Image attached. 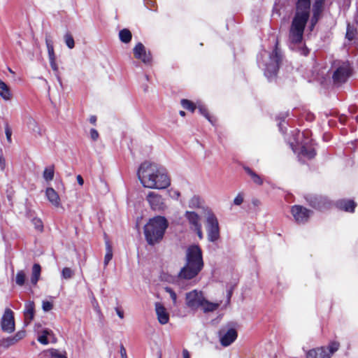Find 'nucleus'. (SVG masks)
<instances>
[{
    "instance_id": "1",
    "label": "nucleus",
    "mask_w": 358,
    "mask_h": 358,
    "mask_svg": "<svg viewBox=\"0 0 358 358\" xmlns=\"http://www.w3.org/2000/svg\"><path fill=\"white\" fill-rule=\"evenodd\" d=\"M137 176L141 185L145 188L164 189L171 185L166 170L156 164L148 162L140 165Z\"/></svg>"
},
{
    "instance_id": "2",
    "label": "nucleus",
    "mask_w": 358,
    "mask_h": 358,
    "mask_svg": "<svg viewBox=\"0 0 358 358\" xmlns=\"http://www.w3.org/2000/svg\"><path fill=\"white\" fill-rule=\"evenodd\" d=\"M203 267L202 251L197 245L189 246L185 252V264L179 273L182 279L190 280L196 277Z\"/></svg>"
},
{
    "instance_id": "3",
    "label": "nucleus",
    "mask_w": 358,
    "mask_h": 358,
    "mask_svg": "<svg viewBox=\"0 0 358 358\" xmlns=\"http://www.w3.org/2000/svg\"><path fill=\"white\" fill-rule=\"evenodd\" d=\"M169 222L164 216H155L149 220L144 227L145 240L150 245H154L162 240Z\"/></svg>"
},
{
    "instance_id": "4",
    "label": "nucleus",
    "mask_w": 358,
    "mask_h": 358,
    "mask_svg": "<svg viewBox=\"0 0 358 358\" xmlns=\"http://www.w3.org/2000/svg\"><path fill=\"white\" fill-rule=\"evenodd\" d=\"M277 45L276 43L275 48L271 52L266 50L262 52L257 59L259 67L264 70V75L268 80L275 77L281 60V55Z\"/></svg>"
},
{
    "instance_id": "5",
    "label": "nucleus",
    "mask_w": 358,
    "mask_h": 358,
    "mask_svg": "<svg viewBox=\"0 0 358 358\" xmlns=\"http://www.w3.org/2000/svg\"><path fill=\"white\" fill-rule=\"evenodd\" d=\"M185 303L193 310L201 308L204 313L213 312L218 308L220 303L210 302L203 296L201 291L194 289L185 294Z\"/></svg>"
},
{
    "instance_id": "6",
    "label": "nucleus",
    "mask_w": 358,
    "mask_h": 358,
    "mask_svg": "<svg viewBox=\"0 0 358 358\" xmlns=\"http://www.w3.org/2000/svg\"><path fill=\"white\" fill-rule=\"evenodd\" d=\"M306 23L305 19L294 17L289 33V46L292 49L301 43Z\"/></svg>"
},
{
    "instance_id": "7",
    "label": "nucleus",
    "mask_w": 358,
    "mask_h": 358,
    "mask_svg": "<svg viewBox=\"0 0 358 358\" xmlns=\"http://www.w3.org/2000/svg\"><path fill=\"white\" fill-rule=\"evenodd\" d=\"M308 131H304L302 134L298 131L296 134V137L295 138V143L297 145L301 143L299 151H297V148L294 145L293 142L290 143L292 150L294 152L298 153V157L300 160H302L303 158L311 159L314 158L316 155L314 148H313V146L309 143V140L306 139L303 142H300L301 137L302 136L308 135Z\"/></svg>"
},
{
    "instance_id": "8",
    "label": "nucleus",
    "mask_w": 358,
    "mask_h": 358,
    "mask_svg": "<svg viewBox=\"0 0 358 358\" xmlns=\"http://www.w3.org/2000/svg\"><path fill=\"white\" fill-rule=\"evenodd\" d=\"M334 69L332 78L335 83H343L350 76L352 68L347 61H335L333 64Z\"/></svg>"
},
{
    "instance_id": "9",
    "label": "nucleus",
    "mask_w": 358,
    "mask_h": 358,
    "mask_svg": "<svg viewBox=\"0 0 358 358\" xmlns=\"http://www.w3.org/2000/svg\"><path fill=\"white\" fill-rule=\"evenodd\" d=\"M339 347V343L333 341L327 348H316L307 351L306 358H330Z\"/></svg>"
},
{
    "instance_id": "10",
    "label": "nucleus",
    "mask_w": 358,
    "mask_h": 358,
    "mask_svg": "<svg viewBox=\"0 0 358 358\" xmlns=\"http://www.w3.org/2000/svg\"><path fill=\"white\" fill-rule=\"evenodd\" d=\"M206 230L208 239L210 242H215L220 238L219 223L215 215L208 212L206 217Z\"/></svg>"
},
{
    "instance_id": "11",
    "label": "nucleus",
    "mask_w": 358,
    "mask_h": 358,
    "mask_svg": "<svg viewBox=\"0 0 358 358\" xmlns=\"http://www.w3.org/2000/svg\"><path fill=\"white\" fill-rule=\"evenodd\" d=\"M291 213L296 222L304 224L308 221L313 214V211L302 206L294 205L291 208Z\"/></svg>"
},
{
    "instance_id": "12",
    "label": "nucleus",
    "mask_w": 358,
    "mask_h": 358,
    "mask_svg": "<svg viewBox=\"0 0 358 358\" xmlns=\"http://www.w3.org/2000/svg\"><path fill=\"white\" fill-rule=\"evenodd\" d=\"M146 200L153 210L164 211L167 208L164 199L156 192H150L146 196Z\"/></svg>"
},
{
    "instance_id": "13",
    "label": "nucleus",
    "mask_w": 358,
    "mask_h": 358,
    "mask_svg": "<svg viewBox=\"0 0 358 358\" xmlns=\"http://www.w3.org/2000/svg\"><path fill=\"white\" fill-rule=\"evenodd\" d=\"M305 199L311 207L318 210L325 208L329 205V202L326 197L318 194H306Z\"/></svg>"
},
{
    "instance_id": "14",
    "label": "nucleus",
    "mask_w": 358,
    "mask_h": 358,
    "mask_svg": "<svg viewBox=\"0 0 358 358\" xmlns=\"http://www.w3.org/2000/svg\"><path fill=\"white\" fill-rule=\"evenodd\" d=\"M1 329L7 333H12L15 330V320L13 312L6 308L1 318Z\"/></svg>"
},
{
    "instance_id": "15",
    "label": "nucleus",
    "mask_w": 358,
    "mask_h": 358,
    "mask_svg": "<svg viewBox=\"0 0 358 358\" xmlns=\"http://www.w3.org/2000/svg\"><path fill=\"white\" fill-rule=\"evenodd\" d=\"M134 57L142 61L144 64H150L152 61V55L149 50H147L144 45L138 43L133 49Z\"/></svg>"
},
{
    "instance_id": "16",
    "label": "nucleus",
    "mask_w": 358,
    "mask_h": 358,
    "mask_svg": "<svg viewBox=\"0 0 358 358\" xmlns=\"http://www.w3.org/2000/svg\"><path fill=\"white\" fill-rule=\"evenodd\" d=\"M237 331L233 329H229L227 331L222 329L219 331L220 344L224 347H227L233 343L237 338Z\"/></svg>"
},
{
    "instance_id": "17",
    "label": "nucleus",
    "mask_w": 358,
    "mask_h": 358,
    "mask_svg": "<svg viewBox=\"0 0 358 358\" xmlns=\"http://www.w3.org/2000/svg\"><path fill=\"white\" fill-rule=\"evenodd\" d=\"M310 7V0H298L294 17H298L299 18L301 17L308 21L309 18Z\"/></svg>"
},
{
    "instance_id": "18",
    "label": "nucleus",
    "mask_w": 358,
    "mask_h": 358,
    "mask_svg": "<svg viewBox=\"0 0 358 358\" xmlns=\"http://www.w3.org/2000/svg\"><path fill=\"white\" fill-rule=\"evenodd\" d=\"M155 312L157 320L161 324H166L169 321V314L161 303H155Z\"/></svg>"
},
{
    "instance_id": "19",
    "label": "nucleus",
    "mask_w": 358,
    "mask_h": 358,
    "mask_svg": "<svg viewBox=\"0 0 358 358\" xmlns=\"http://www.w3.org/2000/svg\"><path fill=\"white\" fill-rule=\"evenodd\" d=\"M35 315V305L34 301H29L24 304V324L28 325L34 319Z\"/></svg>"
},
{
    "instance_id": "20",
    "label": "nucleus",
    "mask_w": 358,
    "mask_h": 358,
    "mask_svg": "<svg viewBox=\"0 0 358 358\" xmlns=\"http://www.w3.org/2000/svg\"><path fill=\"white\" fill-rule=\"evenodd\" d=\"M45 196L53 206L62 207L59 196L53 188L48 187L45 190Z\"/></svg>"
},
{
    "instance_id": "21",
    "label": "nucleus",
    "mask_w": 358,
    "mask_h": 358,
    "mask_svg": "<svg viewBox=\"0 0 358 358\" xmlns=\"http://www.w3.org/2000/svg\"><path fill=\"white\" fill-rule=\"evenodd\" d=\"M25 124L29 129L35 134L42 136V131L38 122L29 115L25 116Z\"/></svg>"
},
{
    "instance_id": "22",
    "label": "nucleus",
    "mask_w": 358,
    "mask_h": 358,
    "mask_svg": "<svg viewBox=\"0 0 358 358\" xmlns=\"http://www.w3.org/2000/svg\"><path fill=\"white\" fill-rule=\"evenodd\" d=\"M338 208L347 212H353L356 206V203L352 200H339L336 203Z\"/></svg>"
},
{
    "instance_id": "23",
    "label": "nucleus",
    "mask_w": 358,
    "mask_h": 358,
    "mask_svg": "<svg viewBox=\"0 0 358 358\" xmlns=\"http://www.w3.org/2000/svg\"><path fill=\"white\" fill-rule=\"evenodd\" d=\"M48 336H50V338H52L51 342L55 343L56 341L55 338L52 334V331L50 329H44L42 331V334L38 336L37 340L41 344L47 345L50 342L48 338Z\"/></svg>"
},
{
    "instance_id": "24",
    "label": "nucleus",
    "mask_w": 358,
    "mask_h": 358,
    "mask_svg": "<svg viewBox=\"0 0 358 358\" xmlns=\"http://www.w3.org/2000/svg\"><path fill=\"white\" fill-rule=\"evenodd\" d=\"M185 217L189 223L192 225V228L201 225L200 223V217L197 213L192 211H186Z\"/></svg>"
},
{
    "instance_id": "25",
    "label": "nucleus",
    "mask_w": 358,
    "mask_h": 358,
    "mask_svg": "<svg viewBox=\"0 0 358 358\" xmlns=\"http://www.w3.org/2000/svg\"><path fill=\"white\" fill-rule=\"evenodd\" d=\"M324 1L315 0V3L313 6V16L312 18L313 23H315L317 21L318 17L320 15L323 4Z\"/></svg>"
},
{
    "instance_id": "26",
    "label": "nucleus",
    "mask_w": 358,
    "mask_h": 358,
    "mask_svg": "<svg viewBox=\"0 0 358 358\" xmlns=\"http://www.w3.org/2000/svg\"><path fill=\"white\" fill-rule=\"evenodd\" d=\"M0 96L5 101H9L11 99L12 94L9 87L0 80Z\"/></svg>"
},
{
    "instance_id": "27",
    "label": "nucleus",
    "mask_w": 358,
    "mask_h": 358,
    "mask_svg": "<svg viewBox=\"0 0 358 358\" xmlns=\"http://www.w3.org/2000/svg\"><path fill=\"white\" fill-rule=\"evenodd\" d=\"M41 272V267L38 264H34L32 267V272L31 275V283L36 285L40 278Z\"/></svg>"
},
{
    "instance_id": "28",
    "label": "nucleus",
    "mask_w": 358,
    "mask_h": 358,
    "mask_svg": "<svg viewBox=\"0 0 358 358\" xmlns=\"http://www.w3.org/2000/svg\"><path fill=\"white\" fill-rule=\"evenodd\" d=\"M45 44L48 50L49 59L55 57L51 36L49 33L45 34Z\"/></svg>"
},
{
    "instance_id": "29",
    "label": "nucleus",
    "mask_w": 358,
    "mask_h": 358,
    "mask_svg": "<svg viewBox=\"0 0 358 358\" xmlns=\"http://www.w3.org/2000/svg\"><path fill=\"white\" fill-rule=\"evenodd\" d=\"M245 171L250 176L252 181L259 185H262L263 184V180L262 178L257 174L255 171H253L248 166L244 167Z\"/></svg>"
},
{
    "instance_id": "30",
    "label": "nucleus",
    "mask_w": 358,
    "mask_h": 358,
    "mask_svg": "<svg viewBox=\"0 0 358 358\" xmlns=\"http://www.w3.org/2000/svg\"><path fill=\"white\" fill-rule=\"evenodd\" d=\"M131 31L127 29H123L120 31L119 32V38L120 40L124 43H128L131 40Z\"/></svg>"
},
{
    "instance_id": "31",
    "label": "nucleus",
    "mask_w": 358,
    "mask_h": 358,
    "mask_svg": "<svg viewBox=\"0 0 358 358\" xmlns=\"http://www.w3.org/2000/svg\"><path fill=\"white\" fill-rule=\"evenodd\" d=\"M47 358H66V357L56 349H50L44 352Z\"/></svg>"
},
{
    "instance_id": "32",
    "label": "nucleus",
    "mask_w": 358,
    "mask_h": 358,
    "mask_svg": "<svg viewBox=\"0 0 358 358\" xmlns=\"http://www.w3.org/2000/svg\"><path fill=\"white\" fill-rule=\"evenodd\" d=\"M106 255H105L104 261H103V264H104L105 266H106L108 264L109 262L113 258L112 247L110 245L108 241L106 242Z\"/></svg>"
},
{
    "instance_id": "33",
    "label": "nucleus",
    "mask_w": 358,
    "mask_h": 358,
    "mask_svg": "<svg viewBox=\"0 0 358 358\" xmlns=\"http://www.w3.org/2000/svg\"><path fill=\"white\" fill-rule=\"evenodd\" d=\"M26 280L25 272L22 270L18 271L15 276V282L17 285L22 287L24 285Z\"/></svg>"
},
{
    "instance_id": "34",
    "label": "nucleus",
    "mask_w": 358,
    "mask_h": 358,
    "mask_svg": "<svg viewBox=\"0 0 358 358\" xmlns=\"http://www.w3.org/2000/svg\"><path fill=\"white\" fill-rule=\"evenodd\" d=\"M43 178L46 181H51L54 178V166L46 167L43 171Z\"/></svg>"
},
{
    "instance_id": "35",
    "label": "nucleus",
    "mask_w": 358,
    "mask_h": 358,
    "mask_svg": "<svg viewBox=\"0 0 358 358\" xmlns=\"http://www.w3.org/2000/svg\"><path fill=\"white\" fill-rule=\"evenodd\" d=\"M201 199L198 196H194L190 199L188 203V206L190 208H199L201 207Z\"/></svg>"
},
{
    "instance_id": "36",
    "label": "nucleus",
    "mask_w": 358,
    "mask_h": 358,
    "mask_svg": "<svg viewBox=\"0 0 358 358\" xmlns=\"http://www.w3.org/2000/svg\"><path fill=\"white\" fill-rule=\"evenodd\" d=\"M196 107L201 115H203L210 122H213L212 117L210 116L208 110L204 105L198 103Z\"/></svg>"
},
{
    "instance_id": "37",
    "label": "nucleus",
    "mask_w": 358,
    "mask_h": 358,
    "mask_svg": "<svg viewBox=\"0 0 358 358\" xmlns=\"http://www.w3.org/2000/svg\"><path fill=\"white\" fill-rule=\"evenodd\" d=\"M64 39L66 46L69 49H73L74 48V46H75L74 39L70 33H69V32L66 33L64 36Z\"/></svg>"
},
{
    "instance_id": "38",
    "label": "nucleus",
    "mask_w": 358,
    "mask_h": 358,
    "mask_svg": "<svg viewBox=\"0 0 358 358\" xmlns=\"http://www.w3.org/2000/svg\"><path fill=\"white\" fill-rule=\"evenodd\" d=\"M164 289L165 292L169 294L170 298L173 301V306H178V303L176 293L171 287H166Z\"/></svg>"
},
{
    "instance_id": "39",
    "label": "nucleus",
    "mask_w": 358,
    "mask_h": 358,
    "mask_svg": "<svg viewBox=\"0 0 358 358\" xmlns=\"http://www.w3.org/2000/svg\"><path fill=\"white\" fill-rule=\"evenodd\" d=\"M182 106L187 110H189L192 112H194V110L196 108V106L192 103V101L187 100V99H182L181 101Z\"/></svg>"
},
{
    "instance_id": "40",
    "label": "nucleus",
    "mask_w": 358,
    "mask_h": 358,
    "mask_svg": "<svg viewBox=\"0 0 358 358\" xmlns=\"http://www.w3.org/2000/svg\"><path fill=\"white\" fill-rule=\"evenodd\" d=\"M73 274V271L69 267H65L62 271V278L66 280L71 279Z\"/></svg>"
},
{
    "instance_id": "41",
    "label": "nucleus",
    "mask_w": 358,
    "mask_h": 358,
    "mask_svg": "<svg viewBox=\"0 0 358 358\" xmlns=\"http://www.w3.org/2000/svg\"><path fill=\"white\" fill-rule=\"evenodd\" d=\"M355 29L350 24H348L347 27L346 38L348 40L351 41L355 38Z\"/></svg>"
},
{
    "instance_id": "42",
    "label": "nucleus",
    "mask_w": 358,
    "mask_h": 358,
    "mask_svg": "<svg viewBox=\"0 0 358 358\" xmlns=\"http://www.w3.org/2000/svg\"><path fill=\"white\" fill-rule=\"evenodd\" d=\"M244 201V194L242 192H239L233 201V203L235 206H240Z\"/></svg>"
},
{
    "instance_id": "43",
    "label": "nucleus",
    "mask_w": 358,
    "mask_h": 358,
    "mask_svg": "<svg viewBox=\"0 0 358 358\" xmlns=\"http://www.w3.org/2000/svg\"><path fill=\"white\" fill-rule=\"evenodd\" d=\"M32 223L36 229L42 231L43 225L42 221L39 218H34L32 220Z\"/></svg>"
},
{
    "instance_id": "44",
    "label": "nucleus",
    "mask_w": 358,
    "mask_h": 358,
    "mask_svg": "<svg viewBox=\"0 0 358 358\" xmlns=\"http://www.w3.org/2000/svg\"><path fill=\"white\" fill-rule=\"evenodd\" d=\"M42 308L45 312L50 311L52 308V303L48 301H43L42 303Z\"/></svg>"
},
{
    "instance_id": "45",
    "label": "nucleus",
    "mask_w": 358,
    "mask_h": 358,
    "mask_svg": "<svg viewBox=\"0 0 358 358\" xmlns=\"http://www.w3.org/2000/svg\"><path fill=\"white\" fill-rule=\"evenodd\" d=\"M5 134H6V138H7L8 141L9 143H10L11 142L12 131H11V129L10 128L8 123H6L5 125Z\"/></svg>"
},
{
    "instance_id": "46",
    "label": "nucleus",
    "mask_w": 358,
    "mask_h": 358,
    "mask_svg": "<svg viewBox=\"0 0 358 358\" xmlns=\"http://www.w3.org/2000/svg\"><path fill=\"white\" fill-rule=\"evenodd\" d=\"M56 58L54 57V58H50L49 59V61H50V66L52 68V69L54 71H58V66H57V64H56Z\"/></svg>"
},
{
    "instance_id": "47",
    "label": "nucleus",
    "mask_w": 358,
    "mask_h": 358,
    "mask_svg": "<svg viewBox=\"0 0 358 358\" xmlns=\"http://www.w3.org/2000/svg\"><path fill=\"white\" fill-rule=\"evenodd\" d=\"M90 137L93 141H96L99 138V133L95 129H91Z\"/></svg>"
},
{
    "instance_id": "48",
    "label": "nucleus",
    "mask_w": 358,
    "mask_h": 358,
    "mask_svg": "<svg viewBox=\"0 0 358 358\" xmlns=\"http://www.w3.org/2000/svg\"><path fill=\"white\" fill-rule=\"evenodd\" d=\"M24 336H25V331H18L15 335V336L13 338V340H14L15 341H17L22 339Z\"/></svg>"
},
{
    "instance_id": "49",
    "label": "nucleus",
    "mask_w": 358,
    "mask_h": 358,
    "mask_svg": "<svg viewBox=\"0 0 358 358\" xmlns=\"http://www.w3.org/2000/svg\"><path fill=\"white\" fill-rule=\"evenodd\" d=\"M193 229L196 232L197 236L200 239L203 238V233L201 230V225L198 226L196 227L193 228Z\"/></svg>"
},
{
    "instance_id": "50",
    "label": "nucleus",
    "mask_w": 358,
    "mask_h": 358,
    "mask_svg": "<svg viewBox=\"0 0 358 358\" xmlns=\"http://www.w3.org/2000/svg\"><path fill=\"white\" fill-rule=\"evenodd\" d=\"M299 52L301 55L306 56L309 53V50L306 47L299 48Z\"/></svg>"
},
{
    "instance_id": "51",
    "label": "nucleus",
    "mask_w": 358,
    "mask_h": 358,
    "mask_svg": "<svg viewBox=\"0 0 358 358\" xmlns=\"http://www.w3.org/2000/svg\"><path fill=\"white\" fill-rule=\"evenodd\" d=\"M5 167V159L2 156H0V169L3 170Z\"/></svg>"
},
{
    "instance_id": "52",
    "label": "nucleus",
    "mask_w": 358,
    "mask_h": 358,
    "mask_svg": "<svg viewBox=\"0 0 358 358\" xmlns=\"http://www.w3.org/2000/svg\"><path fill=\"white\" fill-rule=\"evenodd\" d=\"M115 311L117 313V315L121 318L122 319L124 317V313L122 310H121L120 309H119L118 308H115Z\"/></svg>"
},
{
    "instance_id": "53",
    "label": "nucleus",
    "mask_w": 358,
    "mask_h": 358,
    "mask_svg": "<svg viewBox=\"0 0 358 358\" xmlns=\"http://www.w3.org/2000/svg\"><path fill=\"white\" fill-rule=\"evenodd\" d=\"M76 179H77L78 183L80 185H83L84 180H83V178H82V176L80 175H78L77 177H76Z\"/></svg>"
},
{
    "instance_id": "54",
    "label": "nucleus",
    "mask_w": 358,
    "mask_h": 358,
    "mask_svg": "<svg viewBox=\"0 0 358 358\" xmlns=\"http://www.w3.org/2000/svg\"><path fill=\"white\" fill-rule=\"evenodd\" d=\"M182 357L183 358H190V355L187 350L184 349L182 350Z\"/></svg>"
},
{
    "instance_id": "55",
    "label": "nucleus",
    "mask_w": 358,
    "mask_h": 358,
    "mask_svg": "<svg viewBox=\"0 0 358 358\" xmlns=\"http://www.w3.org/2000/svg\"><path fill=\"white\" fill-rule=\"evenodd\" d=\"M120 354H121L122 358H127L126 350H125V348L123 346L121 347Z\"/></svg>"
},
{
    "instance_id": "56",
    "label": "nucleus",
    "mask_w": 358,
    "mask_h": 358,
    "mask_svg": "<svg viewBox=\"0 0 358 358\" xmlns=\"http://www.w3.org/2000/svg\"><path fill=\"white\" fill-rule=\"evenodd\" d=\"M96 117L94 116V115H92L90 117V123L94 124L96 123Z\"/></svg>"
},
{
    "instance_id": "57",
    "label": "nucleus",
    "mask_w": 358,
    "mask_h": 358,
    "mask_svg": "<svg viewBox=\"0 0 358 358\" xmlns=\"http://www.w3.org/2000/svg\"><path fill=\"white\" fill-rule=\"evenodd\" d=\"M252 203L255 206H257L259 205L260 203V201L257 199H254L252 200Z\"/></svg>"
},
{
    "instance_id": "58",
    "label": "nucleus",
    "mask_w": 358,
    "mask_h": 358,
    "mask_svg": "<svg viewBox=\"0 0 358 358\" xmlns=\"http://www.w3.org/2000/svg\"><path fill=\"white\" fill-rule=\"evenodd\" d=\"M278 127H279V129L281 132L284 133V131H283V128L285 127L284 126V123L282 122H280L279 124H278Z\"/></svg>"
},
{
    "instance_id": "59",
    "label": "nucleus",
    "mask_w": 358,
    "mask_h": 358,
    "mask_svg": "<svg viewBox=\"0 0 358 358\" xmlns=\"http://www.w3.org/2000/svg\"><path fill=\"white\" fill-rule=\"evenodd\" d=\"M180 115L182 117H184L185 115V112H184L183 110H180L179 112Z\"/></svg>"
},
{
    "instance_id": "60",
    "label": "nucleus",
    "mask_w": 358,
    "mask_h": 358,
    "mask_svg": "<svg viewBox=\"0 0 358 358\" xmlns=\"http://www.w3.org/2000/svg\"><path fill=\"white\" fill-rule=\"evenodd\" d=\"M174 194H175L177 197H178V196H180V192H179L178 191H176V192H174Z\"/></svg>"
},
{
    "instance_id": "61",
    "label": "nucleus",
    "mask_w": 358,
    "mask_h": 358,
    "mask_svg": "<svg viewBox=\"0 0 358 358\" xmlns=\"http://www.w3.org/2000/svg\"><path fill=\"white\" fill-rule=\"evenodd\" d=\"M230 297H231V292H229V294H228V299H230Z\"/></svg>"
},
{
    "instance_id": "62",
    "label": "nucleus",
    "mask_w": 358,
    "mask_h": 358,
    "mask_svg": "<svg viewBox=\"0 0 358 358\" xmlns=\"http://www.w3.org/2000/svg\"><path fill=\"white\" fill-rule=\"evenodd\" d=\"M357 121L358 122V116L356 117Z\"/></svg>"
},
{
    "instance_id": "63",
    "label": "nucleus",
    "mask_w": 358,
    "mask_h": 358,
    "mask_svg": "<svg viewBox=\"0 0 358 358\" xmlns=\"http://www.w3.org/2000/svg\"><path fill=\"white\" fill-rule=\"evenodd\" d=\"M159 358H160V357H159Z\"/></svg>"
}]
</instances>
